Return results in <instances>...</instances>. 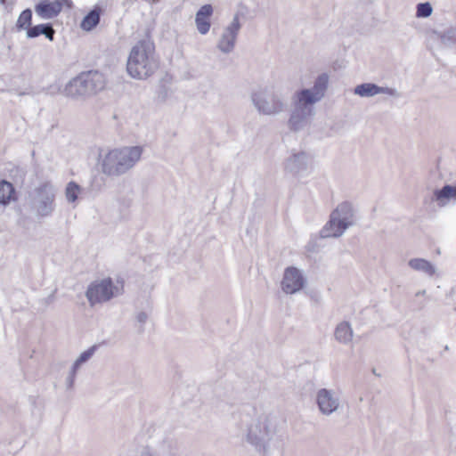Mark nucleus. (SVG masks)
Here are the masks:
<instances>
[{
    "instance_id": "5701e85b",
    "label": "nucleus",
    "mask_w": 456,
    "mask_h": 456,
    "mask_svg": "<svg viewBox=\"0 0 456 456\" xmlns=\"http://www.w3.org/2000/svg\"><path fill=\"white\" fill-rule=\"evenodd\" d=\"M379 86L374 83H362L354 87V94L361 97H371L379 94Z\"/></svg>"
},
{
    "instance_id": "58836bf2",
    "label": "nucleus",
    "mask_w": 456,
    "mask_h": 456,
    "mask_svg": "<svg viewBox=\"0 0 456 456\" xmlns=\"http://www.w3.org/2000/svg\"><path fill=\"white\" fill-rule=\"evenodd\" d=\"M7 0H0L1 4H5Z\"/></svg>"
},
{
    "instance_id": "1a4fd4ad",
    "label": "nucleus",
    "mask_w": 456,
    "mask_h": 456,
    "mask_svg": "<svg viewBox=\"0 0 456 456\" xmlns=\"http://www.w3.org/2000/svg\"><path fill=\"white\" fill-rule=\"evenodd\" d=\"M55 195L56 190L49 183H45L36 188L30 206L37 217L44 218L52 215L55 208Z\"/></svg>"
},
{
    "instance_id": "a878e982",
    "label": "nucleus",
    "mask_w": 456,
    "mask_h": 456,
    "mask_svg": "<svg viewBox=\"0 0 456 456\" xmlns=\"http://www.w3.org/2000/svg\"><path fill=\"white\" fill-rule=\"evenodd\" d=\"M433 12V7L429 2L419 3L416 5L417 18H428Z\"/></svg>"
},
{
    "instance_id": "c756f323",
    "label": "nucleus",
    "mask_w": 456,
    "mask_h": 456,
    "mask_svg": "<svg viewBox=\"0 0 456 456\" xmlns=\"http://www.w3.org/2000/svg\"><path fill=\"white\" fill-rule=\"evenodd\" d=\"M46 24L48 25L47 28L44 29V33L42 35H44L50 41H53L55 30L53 29V25L51 23Z\"/></svg>"
},
{
    "instance_id": "f8f14e48",
    "label": "nucleus",
    "mask_w": 456,
    "mask_h": 456,
    "mask_svg": "<svg viewBox=\"0 0 456 456\" xmlns=\"http://www.w3.org/2000/svg\"><path fill=\"white\" fill-rule=\"evenodd\" d=\"M307 285L303 271L295 266H287V295L296 294Z\"/></svg>"
},
{
    "instance_id": "9b49d317",
    "label": "nucleus",
    "mask_w": 456,
    "mask_h": 456,
    "mask_svg": "<svg viewBox=\"0 0 456 456\" xmlns=\"http://www.w3.org/2000/svg\"><path fill=\"white\" fill-rule=\"evenodd\" d=\"M316 403L322 414L330 415L338 410L339 400L331 390L322 388L317 392Z\"/></svg>"
},
{
    "instance_id": "393cba45",
    "label": "nucleus",
    "mask_w": 456,
    "mask_h": 456,
    "mask_svg": "<svg viewBox=\"0 0 456 456\" xmlns=\"http://www.w3.org/2000/svg\"><path fill=\"white\" fill-rule=\"evenodd\" d=\"M80 191H81V188L77 183H75L73 181L69 182L67 184L66 190H65V195H66L67 200L69 202H75L78 198V193L80 192Z\"/></svg>"
},
{
    "instance_id": "f257e3e1",
    "label": "nucleus",
    "mask_w": 456,
    "mask_h": 456,
    "mask_svg": "<svg viewBox=\"0 0 456 456\" xmlns=\"http://www.w3.org/2000/svg\"><path fill=\"white\" fill-rule=\"evenodd\" d=\"M142 146H126L109 151L101 162L102 172L108 176H120L140 160Z\"/></svg>"
},
{
    "instance_id": "cd10ccee",
    "label": "nucleus",
    "mask_w": 456,
    "mask_h": 456,
    "mask_svg": "<svg viewBox=\"0 0 456 456\" xmlns=\"http://www.w3.org/2000/svg\"><path fill=\"white\" fill-rule=\"evenodd\" d=\"M97 348V346H92L87 350L82 352L79 356L77 358L76 362L80 363L81 365L83 363H86L87 361L91 359V357L94 355Z\"/></svg>"
},
{
    "instance_id": "4c0bfd02",
    "label": "nucleus",
    "mask_w": 456,
    "mask_h": 456,
    "mask_svg": "<svg viewBox=\"0 0 456 456\" xmlns=\"http://www.w3.org/2000/svg\"><path fill=\"white\" fill-rule=\"evenodd\" d=\"M425 290H422V291H419L416 296H419V295H424L425 294Z\"/></svg>"
},
{
    "instance_id": "7c9ffc66",
    "label": "nucleus",
    "mask_w": 456,
    "mask_h": 456,
    "mask_svg": "<svg viewBox=\"0 0 456 456\" xmlns=\"http://www.w3.org/2000/svg\"><path fill=\"white\" fill-rule=\"evenodd\" d=\"M379 94H386L394 97H398L399 94L395 88L379 86Z\"/></svg>"
},
{
    "instance_id": "c9c22d12",
    "label": "nucleus",
    "mask_w": 456,
    "mask_h": 456,
    "mask_svg": "<svg viewBox=\"0 0 456 456\" xmlns=\"http://www.w3.org/2000/svg\"><path fill=\"white\" fill-rule=\"evenodd\" d=\"M80 366H81V364L75 361L73 362V364H72L69 373H70V374H72L74 376H77V370H79Z\"/></svg>"
},
{
    "instance_id": "ddd939ff",
    "label": "nucleus",
    "mask_w": 456,
    "mask_h": 456,
    "mask_svg": "<svg viewBox=\"0 0 456 456\" xmlns=\"http://www.w3.org/2000/svg\"><path fill=\"white\" fill-rule=\"evenodd\" d=\"M62 9V4L59 1L48 2L42 0L35 6V11L43 19H53L56 17Z\"/></svg>"
},
{
    "instance_id": "bb28decb",
    "label": "nucleus",
    "mask_w": 456,
    "mask_h": 456,
    "mask_svg": "<svg viewBox=\"0 0 456 456\" xmlns=\"http://www.w3.org/2000/svg\"><path fill=\"white\" fill-rule=\"evenodd\" d=\"M47 24H39L36 26H30L27 30L28 38H36L44 33V29L47 28Z\"/></svg>"
},
{
    "instance_id": "a211bd4d",
    "label": "nucleus",
    "mask_w": 456,
    "mask_h": 456,
    "mask_svg": "<svg viewBox=\"0 0 456 456\" xmlns=\"http://www.w3.org/2000/svg\"><path fill=\"white\" fill-rule=\"evenodd\" d=\"M102 13V8L95 5L82 20L81 28L86 31H91L100 23V17Z\"/></svg>"
},
{
    "instance_id": "e433bc0d",
    "label": "nucleus",
    "mask_w": 456,
    "mask_h": 456,
    "mask_svg": "<svg viewBox=\"0 0 456 456\" xmlns=\"http://www.w3.org/2000/svg\"><path fill=\"white\" fill-rule=\"evenodd\" d=\"M281 289L285 292V273L283 274V277L281 281Z\"/></svg>"
},
{
    "instance_id": "4be33fe9",
    "label": "nucleus",
    "mask_w": 456,
    "mask_h": 456,
    "mask_svg": "<svg viewBox=\"0 0 456 456\" xmlns=\"http://www.w3.org/2000/svg\"><path fill=\"white\" fill-rule=\"evenodd\" d=\"M433 34L446 46L456 45V28L450 27L444 31L433 30Z\"/></svg>"
},
{
    "instance_id": "20e7f679",
    "label": "nucleus",
    "mask_w": 456,
    "mask_h": 456,
    "mask_svg": "<svg viewBox=\"0 0 456 456\" xmlns=\"http://www.w3.org/2000/svg\"><path fill=\"white\" fill-rule=\"evenodd\" d=\"M104 75L97 70L82 72L72 78L63 90V94L72 99L79 100L96 94L105 87Z\"/></svg>"
},
{
    "instance_id": "7ed1b4c3",
    "label": "nucleus",
    "mask_w": 456,
    "mask_h": 456,
    "mask_svg": "<svg viewBox=\"0 0 456 456\" xmlns=\"http://www.w3.org/2000/svg\"><path fill=\"white\" fill-rule=\"evenodd\" d=\"M153 52L152 45L145 40L132 47L126 62V71L131 77L146 79L156 71L158 62Z\"/></svg>"
},
{
    "instance_id": "f03ea898",
    "label": "nucleus",
    "mask_w": 456,
    "mask_h": 456,
    "mask_svg": "<svg viewBox=\"0 0 456 456\" xmlns=\"http://www.w3.org/2000/svg\"><path fill=\"white\" fill-rule=\"evenodd\" d=\"M281 418L276 412L270 411L259 415L248 425L246 441L260 453L265 454L267 444L277 434Z\"/></svg>"
},
{
    "instance_id": "4468645a",
    "label": "nucleus",
    "mask_w": 456,
    "mask_h": 456,
    "mask_svg": "<svg viewBox=\"0 0 456 456\" xmlns=\"http://www.w3.org/2000/svg\"><path fill=\"white\" fill-rule=\"evenodd\" d=\"M309 156L305 151L293 153L292 156L287 159V169L293 175H298L306 171L308 167Z\"/></svg>"
},
{
    "instance_id": "dca6fc26",
    "label": "nucleus",
    "mask_w": 456,
    "mask_h": 456,
    "mask_svg": "<svg viewBox=\"0 0 456 456\" xmlns=\"http://www.w3.org/2000/svg\"><path fill=\"white\" fill-rule=\"evenodd\" d=\"M451 200H456V183H446L442 188L434 190L433 200L437 202L439 207H445Z\"/></svg>"
},
{
    "instance_id": "9d476101",
    "label": "nucleus",
    "mask_w": 456,
    "mask_h": 456,
    "mask_svg": "<svg viewBox=\"0 0 456 456\" xmlns=\"http://www.w3.org/2000/svg\"><path fill=\"white\" fill-rule=\"evenodd\" d=\"M240 28H241V24L240 22L239 13H236L233 16V19H232V22L230 23V25H228L224 28V30L218 41L217 48L222 53H229L233 50V48L235 46L237 36L239 34Z\"/></svg>"
},
{
    "instance_id": "473e14b6",
    "label": "nucleus",
    "mask_w": 456,
    "mask_h": 456,
    "mask_svg": "<svg viewBox=\"0 0 456 456\" xmlns=\"http://www.w3.org/2000/svg\"><path fill=\"white\" fill-rule=\"evenodd\" d=\"M239 395V389L232 387L231 391L228 390L226 394L224 395V396L228 400H235Z\"/></svg>"
},
{
    "instance_id": "ea45409f",
    "label": "nucleus",
    "mask_w": 456,
    "mask_h": 456,
    "mask_svg": "<svg viewBox=\"0 0 456 456\" xmlns=\"http://www.w3.org/2000/svg\"><path fill=\"white\" fill-rule=\"evenodd\" d=\"M159 0H151V4H157V3H159Z\"/></svg>"
},
{
    "instance_id": "c85d7f7f",
    "label": "nucleus",
    "mask_w": 456,
    "mask_h": 456,
    "mask_svg": "<svg viewBox=\"0 0 456 456\" xmlns=\"http://www.w3.org/2000/svg\"><path fill=\"white\" fill-rule=\"evenodd\" d=\"M136 322L140 324L138 327V332L142 333L144 331V323L148 320V314L145 312H140L135 316Z\"/></svg>"
},
{
    "instance_id": "aec40b11",
    "label": "nucleus",
    "mask_w": 456,
    "mask_h": 456,
    "mask_svg": "<svg viewBox=\"0 0 456 456\" xmlns=\"http://www.w3.org/2000/svg\"><path fill=\"white\" fill-rule=\"evenodd\" d=\"M16 200V191L13 184L6 180H0V205L7 206Z\"/></svg>"
},
{
    "instance_id": "f3484780",
    "label": "nucleus",
    "mask_w": 456,
    "mask_h": 456,
    "mask_svg": "<svg viewBox=\"0 0 456 456\" xmlns=\"http://www.w3.org/2000/svg\"><path fill=\"white\" fill-rule=\"evenodd\" d=\"M312 115L299 112L292 109L290 117L288 121L289 129L293 132H298L305 128L311 122Z\"/></svg>"
},
{
    "instance_id": "2f4dec72",
    "label": "nucleus",
    "mask_w": 456,
    "mask_h": 456,
    "mask_svg": "<svg viewBox=\"0 0 456 456\" xmlns=\"http://www.w3.org/2000/svg\"><path fill=\"white\" fill-rule=\"evenodd\" d=\"M305 248L308 252H311V253H316L319 251V246L317 244V241L314 240H309Z\"/></svg>"
},
{
    "instance_id": "79ce46f5",
    "label": "nucleus",
    "mask_w": 456,
    "mask_h": 456,
    "mask_svg": "<svg viewBox=\"0 0 456 456\" xmlns=\"http://www.w3.org/2000/svg\"><path fill=\"white\" fill-rule=\"evenodd\" d=\"M52 297H53V295H51V296L47 298V300H51V299H52Z\"/></svg>"
},
{
    "instance_id": "0eeeda50",
    "label": "nucleus",
    "mask_w": 456,
    "mask_h": 456,
    "mask_svg": "<svg viewBox=\"0 0 456 456\" xmlns=\"http://www.w3.org/2000/svg\"><path fill=\"white\" fill-rule=\"evenodd\" d=\"M251 102L260 114L273 115L282 111L281 87L266 86L251 94Z\"/></svg>"
},
{
    "instance_id": "423d86ee",
    "label": "nucleus",
    "mask_w": 456,
    "mask_h": 456,
    "mask_svg": "<svg viewBox=\"0 0 456 456\" xmlns=\"http://www.w3.org/2000/svg\"><path fill=\"white\" fill-rule=\"evenodd\" d=\"M354 208L351 202L343 201L330 213V219L320 231L319 237L338 238L354 224Z\"/></svg>"
},
{
    "instance_id": "39448f33",
    "label": "nucleus",
    "mask_w": 456,
    "mask_h": 456,
    "mask_svg": "<svg viewBox=\"0 0 456 456\" xmlns=\"http://www.w3.org/2000/svg\"><path fill=\"white\" fill-rule=\"evenodd\" d=\"M329 78V75L323 72L315 78L313 87L297 90L292 96L293 110L314 116V104L325 96Z\"/></svg>"
},
{
    "instance_id": "f704fd0d",
    "label": "nucleus",
    "mask_w": 456,
    "mask_h": 456,
    "mask_svg": "<svg viewBox=\"0 0 456 456\" xmlns=\"http://www.w3.org/2000/svg\"><path fill=\"white\" fill-rule=\"evenodd\" d=\"M80 366H81V364L75 361L73 362V364H72L69 373H70V374H72L74 376H77V370H79Z\"/></svg>"
},
{
    "instance_id": "6e6552de",
    "label": "nucleus",
    "mask_w": 456,
    "mask_h": 456,
    "mask_svg": "<svg viewBox=\"0 0 456 456\" xmlns=\"http://www.w3.org/2000/svg\"><path fill=\"white\" fill-rule=\"evenodd\" d=\"M122 294V287L118 288L114 284L110 277L94 281L90 283L86 291L91 306L110 301L113 297Z\"/></svg>"
},
{
    "instance_id": "2eb2a0df",
    "label": "nucleus",
    "mask_w": 456,
    "mask_h": 456,
    "mask_svg": "<svg viewBox=\"0 0 456 456\" xmlns=\"http://www.w3.org/2000/svg\"><path fill=\"white\" fill-rule=\"evenodd\" d=\"M213 13V7L211 4H204L201 6L195 15V23L198 31L201 35H206L210 28L209 18Z\"/></svg>"
},
{
    "instance_id": "a19ab883",
    "label": "nucleus",
    "mask_w": 456,
    "mask_h": 456,
    "mask_svg": "<svg viewBox=\"0 0 456 456\" xmlns=\"http://www.w3.org/2000/svg\"><path fill=\"white\" fill-rule=\"evenodd\" d=\"M372 372H373V374L377 375L375 369L372 370Z\"/></svg>"
},
{
    "instance_id": "72a5a7b5",
    "label": "nucleus",
    "mask_w": 456,
    "mask_h": 456,
    "mask_svg": "<svg viewBox=\"0 0 456 456\" xmlns=\"http://www.w3.org/2000/svg\"><path fill=\"white\" fill-rule=\"evenodd\" d=\"M75 379H76V376L69 373L67 378H66V388L68 390H71L74 387V384H75Z\"/></svg>"
},
{
    "instance_id": "37998d69",
    "label": "nucleus",
    "mask_w": 456,
    "mask_h": 456,
    "mask_svg": "<svg viewBox=\"0 0 456 456\" xmlns=\"http://www.w3.org/2000/svg\"><path fill=\"white\" fill-rule=\"evenodd\" d=\"M148 456H153L152 454H149Z\"/></svg>"
},
{
    "instance_id": "b1692460",
    "label": "nucleus",
    "mask_w": 456,
    "mask_h": 456,
    "mask_svg": "<svg viewBox=\"0 0 456 456\" xmlns=\"http://www.w3.org/2000/svg\"><path fill=\"white\" fill-rule=\"evenodd\" d=\"M32 24V11L29 8L22 11L17 20L16 27L18 30L27 29Z\"/></svg>"
},
{
    "instance_id": "6ab92c4d",
    "label": "nucleus",
    "mask_w": 456,
    "mask_h": 456,
    "mask_svg": "<svg viewBox=\"0 0 456 456\" xmlns=\"http://www.w3.org/2000/svg\"><path fill=\"white\" fill-rule=\"evenodd\" d=\"M335 339L341 344H348L353 338V329L346 321L339 322L334 330Z\"/></svg>"
},
{
    "instance_id": "412c9836",
    "label": "nucleus",
    "mask_w": 456,
    "mask_h": 456,
    "mask_svg": "<svg viewBox=\"0 0 456 456\" xmlns=\"http://www.w3.org/2000/svg\"><path fill=\"white\" fill-rule=\"evenodd\" d=\"M408 265L411 269L422 272L429 276L434 275L436 273L434 265L424 258H411Z\"/></svg>"
}]
</instances>
